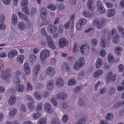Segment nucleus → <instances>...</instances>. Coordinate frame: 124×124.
Here are the masks:
<instances>
[{
  "mask_svg": "<svg viewBox=\"0 0 124 124\" xmlns=\"http://www.w3.org/2000/svg\"><path fill=\"white\" fill-rule=\"evenodd\" d=\"M89 48L90 46L87 45H84L79 46L76 44H75L73 46V53H75L78 51L81 53L82 55H83L90 51Z\"/></svg>",
  "mask_w": 124,
  "mask_h": 124,
  "instance_id": "nucleus-1",
  "label": "nucleus"
},
{
  "mask_svg": "<svg viewBox=\"0 0 124 124\" xmlns=\"http://www.w3.org/2000/svg\"><path fill=\"white\" fill-rule=\"evenodd\" d=\"M85 63L84 58L81 57L74 64V68L76 70H80Z\"/></svg>",
  "mask_w": 124,
  "mask_h": 124,
  "instance_id": "nucleus-2",
  "label": "nucleus"
},
{
  "mask_svg": "<svg viewBox=\"0 0 124 124\" xmlns=\"http://www.w3.org/2000/svg\"><path fill=\"white\" fill-rule=\"evenodd\" d=\"M105 24V21L103 20H99L96 19L94 20L92 22L93 25L96 26L98 29L102 28Z\"/></svg>",
  "mask_w": 124,
  "mask_h": 124,
  "instance_id": "nucleus-3",
  "label": "nucleus"
},
{
  "mask_svg": "<svg viewBox=\"0 0 124 124\" xmlns=\"http://www.w3.org/2000/svg\"><path fill=\"white\" fill-rule=\"evenodd\" d=\"M116 31V30L115 28L113 29L109 32L108 30L105 29L103 31L102 35H106L108 33L107 40L109 41L111 40L112 36Z\"/></svg>",
  "mask_w": 124,
  "mask_h": 124,
  "instance_id": "nucleus-4",
  "label": "nucleus"
},
{
  "mask_svg": "<svg viewBox=\"0 0 124 124\" xmlns=\"http://www.w3.org/2000/svg\"><path fill=\"white\" fill-rule=\"evenodd\" d=\"M116 79V75L113 74L111 71L109 72L107 74L106 77V82L107 83L113 82Z\"/></svg>",
  "mask_w": 124,
  "mask_h": 124,
  "instance_id": "nucleus-5",
  "label": "nucleus"
},
{
  "mask_svg": "<svg viewBox=\"0 0 124 124\" xmlns=\"http://www.w3.org/2000/svg\"><path fill=\"white\" fill-rule=\"evenodd\" d=\"M50 55V51L49 50L46 49H44L42 50L41 52L40 55V58L42 61L44 60Z\"/></svg>",
  "mask_w": 124,
  "mask_h": 124,
  "instance_id": "nucleus-6",
  "label": "nucleus"
},
{
  "mask_svg": "<svg viewBox=\"0 0 124 124\" xmlns=\"http://www.w3.org/2000/svg\"><path fill=\"white\" fill-rule=\"evenodd\" d=\"M10 70L9 69H6L5 71L2 72L1 75V79L5 80H8L11 77L9 73Z\"/></svg>",
  "mask_w": 124,
  "mask_h": 124,
  "instance_id": "nucleus-7",
  "label": "nucleus"
},
{
  "mask_svg": "<svg viewBox=\"0 0 124 124\" xmlns=\"http://www.w3.org/2000/svg\"><path fill=\"white\" fill-rule=\"evenodd\" d=\"M97 10L99 13L100 14H105L106 10L103 5V3L101 1H99L97 3Z\"/></svg>",
  "mask_w": 124,
  "mask_h": 124,
  "instance_id": "nucleus-8",
  "label": "nucleus"
},
{
  "mask_svg": "<svg viewBox=\"0 0 124 124\" xmlns=\"http://www.w3.org/2000/svg\"><path fill=\"white\" fill-rule=\"evenodd\" d=\"M46 39L47 40V43L48 46L52 49H55V46L51 36L47 35L46 36Z\"/></svg>",
  "mask_w": 124,
  "mask_h": 124,
  "instance_id": "nucleus-9",
  "label": "nucleus"
},
{
  "mask_svg": "<svg viewBox=\"0 0 124 124\" xmlns=\"http://www.w3.org/2000/svg\"><path fill=\"white\" fill-rule=\"evenodd\" d=\"M55 70L53 67H49L47 69V75L50 77H53L55 75Z\"/></svg>",
  "mask_w": 124,
  "mask_h": 124,
  "instance_id": "nucleus-10",
  "label": "nucleus"
},
{
  "mask_svg": "<svg viewBox=\"0 0 124 124\" xmlns=\"http://www.w3.org/2000/svg\"><path fill=\"white\" fill-rule=\"evenodd\" d=\"M68 44V41L67 40L64 38H61L59 40V45L61 48H63L66 46Z\"/></svg>",
  "mask_w": 124,
  "mask_h": 124,
  "instance_id": "nucleus-11",
  "label": "nucleus"
},
{
  "mask_svg": "<svg viewBox=\"0 0 124 124\" xmlns=\"http://www.w3.org/2000/svg\"><path fill=\"white\" fill-rule=\"evenodd\" d=\"M23 65L24 69L25 74L27 76L29 75L31 72V69L29 64L27 62L24 63Z\"/></svg>",
  "mask_w": 124,
  "mask_h": 124,
  "instance_id": "nucleus-12",
  "label": "nucleus"
},
{
  "mask_svg": "<svg viewBox=\"0 0 124 124\" xmlns=\"http://www.w3.org/2000/svg\"><path fill=\"white\" fill-rule=\"evenodd\" d=\"M18 54V52L16 50L12 49L8 52L7 54V56L9 58L12 59L15 56H17Z\"/></svg>",
  "mask_w": 124,
  "mask_h": 124,
  "instance_id": "nucleus-13",
  "label": "nucleus"
},
{
  "mask_svg": "<svg viewBox=\"0 0 124 124\" xmlns=\"http://www.w3.org/2000/svg\"><path fill=\"white\" fill-rule=\"evenodd\" d=\"M40 70V65L39 64L36 65L34 67L33 72L34 76L36 77L37 76L38 73Z\"/></svg>",
  "mask_w": 124,
  "mask_h": 124,
  "instance_id": "nucleus-14",
  "label": "nucleus"
},
{
  "mask_svg": "<svg viewBox=\"0 0 124 124\" xmlns=\"http://www.w3.org/2000/svg\"><path fill=\"white\" fill-rule=\"evenodd\" d=\"M50 105V104L49 103L46 102L45 103L44 106L45 110L50 114L52 113L53 111V110Z\"/></svg>",
  "mask_w": 124,
  "mask_h": 124,
  "instance_id": "nucleus-15",
  "label": "nucleus"
},
{
  "mask_svg": "<svg viewBox=\"0 0 124 124\" xmlns=\"http://www.w3.org/2000/svg\"><path fill=\"white\" fill-rule=\"evenodd\" d=\"M16 98L14 95H12L8 100V103L11 105H14L16 101Z\"/></svg>",
  "mask_w": 124,
  "mask_h": 124,
  "instance_id": "nucleus-16",
  "label": "nucleus"
},
{
  "mask_svg": "<svg viewBox=\"0 0 124 124\" xmlns=\"http://www.w3.org/2000/svg\"><path fill=\"white\" fill-rule=\"evenodd\" d=\"M104 73L103 70L101 69L97 70L95 71L93 74V77L95 78H99L101 75H102Z\"/></svg>",
  "mask_w": 124,
  "mask_h": 124,
  "instance_id": "nucleus-17",
  "label": "nucleus"
},
{
  "mask_svg": "<svg viewBox=\"0 0 124 124\" xmlns=\"http://www.w3.org/2000/svg\"><path fill=\"white\" fill-rule=\"evenodd\" d=\"M116 13L115 10L114 9H108L107 12V15L109 18L113 17Z\"/></svg>",
  "mask_w": 124,
  "mask_h": 124,
  "instance_id": "nucleus-18",
  "label": "nucleus"
},
{
  "mask_svg": "<svg viewBox=\"0 0 124 124\" xmlns=\"http://www.w3.org/2000/svg\"><path fill=\"white\" fill-rule=\"evenodd\" d=\"M103 35V36L102 37L101 41L100 44L102 48H104L106 47L107 45L106 41V37L105 35Z\"/></svg>",
  "mask_w": 124,
  "mask_h": 124,
  "instance_id": "nucleus-19",
  "label": "nucleus"
},
{
  "mask_svg": "<svg viewBox=\"0 0 124 124\" xmlns=\"http://www.w3.org/2000/svg\"><path fill=\"white\" fill-rule=\"evenodd\" d=\"M56 84L59 87H63L64 84V80L61 78H59L56 80Z\"/></svg>",
  "mask_w": 124,
  "mask_h": 124,
  "instance_id": "nucleus-20",
  "label": "nucleus"
},
{
  "mask_svg": "<svg viewBox=\"0 0 124 124\" xmlns=\"http://www.w3.org/2000/svg\"><path fill=\"white\" fill-rule=\"evenodd\" d=\"M103 60L101 58H97L95 63V67L97 69L100 68L102 65Z\"/></svg>",
  "mask_w": 124,
  "mask_h": 124,
  "instance_id": "nucleus-21",
  "label": "nucleus"
},
{
  "mask_svg": "<svg viewBox=\"0 0 124 124\" xmlns=\"http://www.w3.org/2000/svg\"><path fill=\"white\" fill-rule=\"evenodd\" d=\"M37 58V56L33 54L30 55L29 60L30 64L31 65H32L34 64V62H35Z\"/></svg>",
  "mask_w": 124,
  "mask_h": 124,
  "instance_id": "nucleus-22",
  "label": "nucleus"
},
{
  "mask_svg": "<svg viewBox=\"0 0 124 124\" xmlns=\"http://www.w3.org/2000/svg\"><path fill=\"white\" fill-rule=\"evenodd\" d=\"M54 82L53 80L48 81L47 83L46 88L48 90H52L54 87Z\"/></svg>",
  "mask_w": 124,
  "mask_h": 124,
  "instance_id": "nucleus-23",
  "label": "nucleus"
},
{
  "mask_svg": "<svg viewBox=\"0 0 124 124\" xmlns=\"http://www.w3.org/2000/svg\"><path fill=\"white\" fill-rule=\"evenodd\" d=\"M26 27L25 24L22 22H19L17 25L18 28L21 31H23L25 30Z\"/></svg>",
  "mask_w": 124,
  "mask_h": 124,
  "instance_id": "nucleus-24",
  "label": "nucleus"
},
{
  "mask_svg": "<svg viewBox=\"0 0 124 124\" xmlns=\"http://www.w3.org/2000/svg\"><path fill=\"white\" fill-rule=\"evenodd\" d=\"M57 28L56 26L54 25H50L48 26L47 30L51 33H52L56 30Z\"/></svg>",
  "mask_w": 124,
  "mask_h": 124,
  "instance_id": "nucleus-25",
  "label": "nucleus"
},
{
  "mask_svg": "<svg viewBox=\"0 0 124 124\" xmlns=\"http://www.w3.org/2000/svg\"><path fill=\"white\" fill-rule=\"evenodd\" d=\"M17 113V110L16 108H13L10 109L9 111V115L11 117H14Z\"/></svg>",
  "mask_w": 124,
  "mask_h": 124,
  "instance_id": "nucleus-26",
  "label": "nucleus"
},
{
  "mask_svg": "<svg viewBox=\"0 0 124 124\" xmlns=\"http://www.w3.org/2000/svg\"><path fill=\"white\" fill-rule=\"evenodd\" d=\"M123 48L122 47L119 46H117L115 48V52L117 55L120 56L121 54V52L123 51Z\"/></svg>",
  "mask_w": 124,
  "mask_h": 124,
  "instance_id": "nucleus-27",
  "label": "nucleus"
},
{
  "mask_svg": "<svg viewBox=\"0 0 124 124\" xmlns=\"http://www.w3.org/2000/svg\"><path fill=\"white\" fill-rule=\"evenodd\" d=\"M34 97L38 101H40L42 97V95L38 91L35 92L34 93Z\"/></svg>",
  "mask_w": 124,
  "mask_h": 124,
  "instance_id": "nucleus-28",
  "label": "nucleus"
},
{
  "mask_svg": "<svg viewBox=\"0 0 124 124\" xmlns=\"http://www.w3.org/2000/svg\"><path fill=\"white\" fill-rule=\"evenodd\" d=\"M117 29L119 33L121 35L123 39H124V28L120 25L118 26Z\"/></svg>",
  "mask_w": 124,
  "mask_h": 124,
  "instance_id": "nucleus-29",
  "label": "nucleus"
},
{
  "mask_svg": "<svg viewBox=\"0 0 124 124\" xmlns=\"http://www.w3.org/2000/svg\"><path fill=\"white\" fill-rule=\"evenodd\" d=\"M24 58L25 57L23 55H19L17 57V61L18 62L22 64L23 63Z\"/></svg>",
  "mask_w": 124,
  "mask_h": 124,
  "instance_id": "nucleus-30",
  "label": "nucleus"
},
{
  "mask_svg": "<svg viewBox=\"0 0 124 124\" xmlns=\"http://www.w3.org/2000/svg\"><path fill=\"white\" fill-rule=\"evenodd\" d=\"M107 58L108 62L110 63H112L114 62L115 59L114 56L111 54H108Z\"/></svg>",
  "mask_w": 124,
  "mask_h": 124,
  "instance_id": "nucleus-31",
  "label": "nucleus"
},
{
  "mask_svg": "<svg viewBox=\"0 0 124 124\" xmlns=\"http://www.w3.org/2000/svg\"><path fill=\"white\" fill-rule=\"evenodd\" d=\"M24 89V85H21L17 86L16 87L15 89L18 92L22 93Z\"/></svg>",
  "mask_w": 124,
  "mask_h": 124,
  "instance_id": "nucleus-32",
  "label": "nucleus"
},
{
  "mask_svg": "<svg viewBox=\"0 0 124 124\" xmlns=\"http://www.w3.org/2000/svg\"><path fill=\"white\" fill-rule=\"evenodd\" d=\"M114 117L113 114L111 113H108L106 116V119L108 121H110L113 120Z\"/></svg>",
  "mask_w": 124,
  "mask_h": 124,
  "instance_id": "nucleus-33",
  "label": "nucleus"
},
{
  "mask_svg": "<svg viewBox=\"0 0 124 124\" xmlns=\"http://www.w3.org/2000/svg\"><path fill=\"white\" fill-rule=\"evenodd\" d=\"M93 3V1L92 0H89L87 3V7L88 9L91 10H93L94 9V7L92 4Z\"/></svg>",
  "mask_w": 124,
  "mask_h": 124,
  "instance_id": "nucleus-34",
  "label": "nucleus"
},
{
  "mask_svg": "<svg viewBox=\"0 0 124 124\" xmlns=\"http://www.w3.org/2000/svg\"><path fill=\"white\" fill-rule=\"evenodd\" d=\"M41 114L40 112H37L33 113L32 114V117L33 120H37L41 116Z\"/></svg>",
  "mask_w": 124,
  "mask_h": 124,
  "instance_id": "nucleus-35",
  "label": "nucleus"
},
{
  "mask_svg": "<svg viewBox=\"0 0 124 124\" xmlns=\"http://www.w3.org/2000/svg\"><path fill=\"white\" fill-rule=\"evenodd\" d=\"M35 102L34 103L31 102V103H28L27 104V106L30 110L33 111L35 108V106L34 105Z\"/></svg>",
  "mask_w": 124,
  "mask_h": 124,
  "instance_id": "nucleus-36",
  "label": "nucleus"
},
{
  "mask_svg": "<svg viewBox=\"0 0 124 124\" xmlns=\"http://www.w3.org/2000/svg\"><path fill=\"white\" fill-rule=\"evenodd\" d=\"M18 15L20 18L26 21H28V20L27 16L25 15H24L22 13L20 12H18Z\"/></svg>",
  "mask_w": 124,
  "mask_h": 124,
  "instance_id": "nucleus-37",
  "label": "nucleus"
},
{
  "mask_svg": "<svg viewBox=\"0 0 124 124\" xmlns=\"http://www.w3.org/2000/svg\"><path fill=\"white\" fill-rule=\"evenodd\" d=\"M46 118H40L38 121L37 124H46Z\"/></svg>",
  "mask_w": 124,
  "mask_h": 124,
  "instance_id": "nucleus-38",
  "label": "nucleus"
},
{
  "mask_svg": "<svg viewBox=\"0 0 124 124\" xmlns=\"http://www.w3.org/2000/svg\"><path fill=\"white\" fill-rule=\"evenodd\" d=\"M120 38L118 35L114 36L113 38V41L115 44H117L120 41Z\"/></svg>",
  "mask_w": 124,
  "mask_h": 124,
  "instance_id": "nucleus-39",
  "label": "nucleus"
},
{
  "mask_svg": "<svg viewBox=\"0 0 124 124\" xmlns=\"http://www.w3.org/2000/svg\"><path fill=\"white\" fill-rule=\"evenodd\" d=\"M12 22L13 25H16L17 23V17L14 14L12 15Z\"/></svg>",
  "mask_w": 124,
  "mask_h": 124,
  "instance_id": "nucleus-40",
  "label": "nucleus"
},
{
  "mask_svg": "<svg viewBox=\"0 0 124 124\" xmlns=\"http://www.w3.org/2000/svg\"><path fill=\"white\" fill-rule=\"evenodd\" d=\"M124 106V100L116 103L114 105L115 108L122 107Z\"/></svg>",
  "mask_w": 124,
  "mask_h": 124,
  "instance_id": "nucleus-41",
  "label": "nucleus"
},
{
  "mask_svg": "<svg viewBox=\"0 0 124 124\" xmlns=\"http://www.w3.org/2000/svg\"><path fill=\"white\" fill-rule=\"evenodd\" d=\"M26 108L24 104H22L20 107L19 111L21 113H24L26 111Z\"/></svg>",
  "mask_w": 124,
  "mask_h": 124,
  "instance_id": "nucleus-42",
  "label": "nucleus"
},
{
  "mask_svg": "<svg viewBox=\"0 0 124 124\" xmlns=\"http://www.w3.org/2000/svg\"><path fill=\"white\" fill-rule=\"evenodd\" d=\"M86 119L85 117L81 118L75 124H85L86 122Z\"/></svg>",
  "mask_w": 124,
  "mask_h": 124,
  "instance_id": "nucleus-43",
  "label": "nucleus"
},
{
  "mask_svg": "<svg viewBox=\"0 0 124 124\" xmlns=\"http://www.w3.org/2000/svg\"><path fill=\"white\" fill-rule=\"evenodd\" d=\"M50 124H60L59 119L57 117L53 118Z\"/></svg>",
  "mask_w": 124,
  "mask_h": 124,
  "instance_id": "nucleus-44",
  "label": "nucleus"
},
{
  "mask_svg": "<svg viewBox=\"0 0 124 124\" xmlns=\"http://www.w3.org/2000/svg\"><path fill=\"white\" fill-rule=\"evenodd\" d=\"M42 103L41 102H39L38 103L36 109V111H40L42 110Z\"/></svg>",
  "mask_w": 124,
  "mask_h": 124,
  "instance_id": "nucleus-45",
  "label": "nucleus"
},
{
  "mask_svg": "<svg viewBox=\"0 0 124 124\" xmlns=\"http://www.w3.org/2000/svg\"><path fill=\"white\" fill-rule=\"evenodd\" d=\"M47 7L48 9H50L52 11H54L57 8V7L51 4H49Z\"/></svg>",
  "mask_w": 124,
  "mask_h": 124,
  "instance_id": "nucleus-46",
  "label": "nucleus"
},
{
  "mask_svg": "<svg viewBox=\"0 0 124 124\" xmlns=\"http://www.w3.org/2000/svg\"><path fill=\"white\" fill-rule=\"evenodd\" d=\"M83 16L85 17L88 18L90 17H93V14H90L87 12L83 11L82 13Z\"/></svg>",
  "mask_w": 124,
  "mask_h": 124,
  "instance_id": "nucleus-47",
  "label": "nucleus"
},
{
  "mask_svg": "<svg viewBox=\"0 0 124 124\" xmlns=\"http://www.w3.org/2000/svg\"><path fill=\"white\" fill-rule=\"evenodd\" d=\"M109 93L110 94H114L116 91V89L114 87H111L109 89Z\"/></svg>",
  "mask_w": 124,
  "mask_h": 124,
  "instance_id": "nucleus-48",
  "label": "nucleus"
},
{
  "mask_svg": "<svg viewBox=\"0 0 124 124\" xmlns=\"http://www.w3.org/2000/svg\"><path fill=\"white\" fill-rule=\"evenodd\" d=\"M99 54L101 57H104L106 54L105 50L103 49H101L100 50Z\"/></svg>",
  "mask_w": 124,
  "mask_h": 124,
  "instance_id": "nucleus-49",
  "label": "nucleus"
},
{
  "mask_svg": "<svg viewBox=\"0 0 124 124\" xmlns=\"http://www.w3.org/2000/svg\"><path fill=\"white\" fill-rule=\"evenodd\" d=\"M29 3L28 0H23L21 3L20 5L22 7L27 6V5Z\"/></svg>",
  "mask_w": 124,
  "mask_h": 124,
  "instance_id": "nucleus-50",
  "label": "nucleus"
},
{
  "mask_svg": "<svg viewBox=\"0 0 124 124\" xmlns=\"http://www.w3.org/2000/svg\"><path fill=\"white\" fill-rule=\"evenodd\" d=\"M101 85V82L100 81H98L94 85V90L95 92H96L98 90V87Z\"/></svg>",
  "mask_w": 124,
  "mask_h": 124,
  "instance_id": "nucleus-51",
  "label": "nucleus"
},
{
  "mask_svg": "<svg viewBox=\"0 0 124 124\" xmlns=\"http://www.w3.org/2000/svg\"><path fill=\"white\" fill-rule=\"evenodd\" d=\"M85 72L84 71H80L79 72L78 75V77L79 79L83 78L84 76Z\"/></svg>",
  "mask_w": 124,
  "mask_h": 124,
  "instance_id": "nucleus-52",
  "label": "nucleus"
},
{
  "mask_svg": "<svg viewBox=\"0 0 124 124\" xmlns=\"http://www.w3.org/2000/svg\"><path fill=\"white\" fill-rule=\"evenodd\" d=\"M87 22L86 20L84 18H82L79 20L78 22L82 25H83L85 24Z\"/></svg>",
  "mask_w": 124,
  "mask_h": 124,
  "instance_id": "nucleus-53",
  "label": "nucleus"
},
{
  "mask_svg": "<svg viewBox=\"0 0 124 124\" xmlns=\"http://www.w3.org/2000/svg\"><path fill=\"white\" fill-rule=\"evenodd\" d=\"M26 99H27L29 101L32 103L34 102V101L32 96L29 95H26Z\"/></svg>",
  "mask_w": 124,
  "mask_h": 124,
  "instance_id": "nucleus-54",
  "label": "nucleus"
},
{
  "mask_svg": "<svg viewBox=\"0 0 124 124\" xmlns=\"http://www.w3.org/2000/svg\"><path fill=\"white\" fill-rule=\"evenodd\" d=\"M62 69L63 70H65L67 71L70 70V69L67 63H65L61 67Z\"/></svg>",
  "mask_w": 124,
  "mask_h": 124,
  "instance_id": "nucleus-55",
  "label": "nucleus"
},
{
  "mask_svg": "<svg viewBox=\"0 0 124 124\" xmlns=\"http://www.w3.org/2000/svg\"><path fill=\"white\" fill-rule=\"evenodd\" d=\"M22 8V11L23 12L26 13V15H28L30 14V12L28 11L29 8L28 6L23 7Z\"/></svg>",
  "mask_w": 124,
  "mask_h": 124,
  "instance_id": "nucleus-56",
  "label": "nucleus"
},
{
  "mask_svg": "<svg viewBox=\"0 0 124 124\" xmlns=\"http://www.w3.org/2000/svg\"><path fill=\"white\" fill-rule=\"evenodd\" d=\"M76 81L73 79H71L68 82V85H69L71 86L74 85L76 84Z\"/></svg>",
  "mask_w": 124,
  "mask_h": 124,
  "instance_id": "nucleus-57",
  "label": "nucleus"
},
{
  "mask_svg": "<svg viewBox=\"0 0 124 124\" xmlns=\"http://www.w3.org/2000/svg\"><path fill=\"white\" fill-rule=\"evenodd\" d=\"M47 10L45 8L43 7L41 9V14L46 15L47 13Z\"/></svg>",
  "mask_w": 124,
  "mask_h": 124,
  "instance_id": "nucleus-58",
  "label": "nucleus"
},
{
  "mask_svg": "<svg viewBox=\"0 0 124 124\" xmlns=\"http://www.w3.org/2000/svg\"><path fill=\"white\" fill-rule=\"evenodd\" d=\"M5 19V16L3 14L0 15V23H4Z\"/></svg>",
  "mask_w": 124,
  "mask_h": 124,
  "instance_id": "nucleus-59",
  "label": "nucleus"
},
{
  "mask_svg": "<svg viewBox=\"0 0 124 124\" xmlns=\"http://www.w3.org/2000/svg\"><path fill=\"white\" fill-rule=\"evenodd\" d=\"M91 41L93 46H96L97 43V41L96 39L95 38L92 39Z\"/></svg>",
  "mask_w": 124,
  "mask_h": 124,
  "instance_id": "nucleus-60",
  "label": "nucleus"
},
{
  "mask_svg": "<svg viewBox=\"0 0 124 124\" xmlns=\"http://www.w3.org/2000/svg\"><path fill=\"white\" fill-rule=\"evenodd\" d=\"M107 8H112L113 6V4L111 3L106 2L105 3Z\"/></svg>",
  "mask_w": 124,
  "mask_h": 124,
  "instance_id": "nucleus-61",
  "label": "nucleus"
},
{
  "mask_svg": "<svg viewBox=\"0 0 124 124\" xmlns=\"http://www.w3.org/2000/svg\"><path fill=\"white\" fill-rule=\"evenodd\" d=\"M51 101L53 104L55 106L57 105V100L54 98H53L51 99Z\"/></svg>",
  "mask_w": 124,
  "mask_h": 124,
  "instance_id": "nucleus-62",
  "label": "nucleus"
},
{
  "mask_svg": "<svg viewBox=\"0 0 124 124\" xmlns=\"http://www.w3.org/2000/svg\"><path fill=\"white\" fill-rule=\"evenodd\" d=\"M26 86L28 90L31 91L32 90L33 88L32 86L29 83H27Z\"/></svg>",
  "mask_w": 124,
  "mask_h": 124,
  "instance_id": "nucleus-63",
  "label": "nucleus"
},
{
  "mask_svg": "<svg viewBox=\"0 0 124 124\" xmlns=\"http://www.w3.org/2000/svg\"><path fill=\"white\" fill-rule=\"evenodd\" d=\"M61 99L62 100H65L67 97V94L65 93H61Z\"/></svg>",
  "mask_w": 124,
  "mask_h": 124,
  "instance_id": "nucleus-64",
  "label": "nucleus"
}]
</instances>
